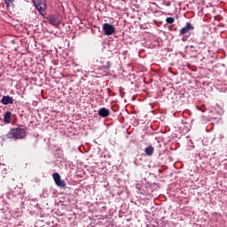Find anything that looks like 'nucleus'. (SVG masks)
Returning <instances> with one entry per match:
<instances>
[{
    "mask_svg": "<svg viewBox=\"0 0 227 227\" xmlns=\"http://www.w3.org/2000/svg\"><path fill=\"white\" fill-rule=\"evenodd\" d=\"M194 25L187 22L186 25L181 28L179 35L182 36V41L186 42L191 36V32L194 30Z\"/></svg>",
    "mask_w": 227,
    "mask_h": 227,
    "instance_id": "1",
    "label": "nucleus"
},
{
    "mask_svg": "<svg viewBox=\"0 0 227 227\" xmlns=\"http://www.w3.org/2000/svg\"><path fill=\"white\" fill-rule=\"evenodd\" d=\"M9 139L20 140L25 137V129L21 128L12 129L7 135Z\"/></svg>",
    "mask_w": 227,
    "mask_h": 227,
    "instance_id": "2",
    "label": "nucleus"
},
{
    "mask_svg": "<svg viewBox=\"0 0 227 227\" xmlns=\"http://www.w3.org/2000/svg\"><path fill=\"white\" fill-rule=\"evenodd\" d=\"M35 8L38 10V12L44 16L46 14L45 9L47 7L45 2H43L42 0H33Z\"/></svg>",
    "mask_w": 227,
    "mask_h": 227,
    "instance_id": "3",
    "label": "nucleus"
},
{
    "mask_svg": "<svg viewBox=\"0 0 227 227\" xmlns=\"http://www.w3.org/2000/svg\"><path fill=\"white\" fill-rule=\"evenodd\" d=\"M103 31L105 32V35H112L116 32V28L112 24L105 23L103 25Z\"/></svg>",
    "mask_w": 227,
    "mask_h": 227,
    "instance_id": "4",
    "label": "nucleus"
},
{
    "mask_svg": "<svg viewBox=\"0 0 227 227\" xmlns=\"http://www.w3.org/2000/svg\"><path fill=\"white\" fill-rule=\"evenodd\" d=\"M47 19H48L50 24H51L54 27H58L60 24V21L59 20V19L56 16L50 15Z\"/></svg>",
    "mask_w": 227,
    "mask_h": 227,
    "instance_id": "5",
    "label": "nucleus"
},
{
    "mask_svg": "<svg viewBox=\"0 0 227 227\" xmlns=\"http://www.w3.org/2000/svg\"><path fill=\"white\" fill-rule=\"evenodd\" d=\"M98 115L101 116V118H107V116H110V110L106 107H102L98 111Z\"/></svg>",
    "mask_w": 227,
    "mask_h": 227,
    "instance_id": "6",
    "label": "nucleus"
},
{
    "mask_svg": "<svg viewBox=\"0 0 227 227\" xmlns=\"http://www.w3.org/2000/svg\"><path fill=\"white\" fill-rule=\"evenodd\" d=\"M1 103L3 106H8V104H13V99L10 96H3Z\"/></svg>",
    "mask_w": 227,
    "mask_h": 227,
    "instance_id": "7",
    "label": "nucleus"
},
{
    "mask_svg": "<svg viewBox=\"0 0 227 227\" xmlns=\"http://www.w3.org/2000/svg\"><path fill=\"white\" fill-rule=\"evenodd\" d=\"M145 153L147 156L152 157L154 153V147L152 145L145 147Z\"/></svg>",
    "mask_w": 227,
    "mask_h": 227,
    "instance_id": "8",
    "label": "nucleus"
},
{
    "mask_svg": "<svg viewBox=\"0 0 227 227\" xmlns=\"http://www.w3.org/2000/svg\"><path fill=\"white\" fill-rule=\"evenodd\" d=\"M11 118H12V113L11 112H6L4 114V121L5 124H10L11 123Z\"/></svg>",
    "mask_w": 227,
    "mask_h": 227,
    "instance_id": "9",
    "label": "nucleus"
},
{
    "mask_svg": "<svg viewBox=\"0 0 227 227\" xmlns=\"http://www.w3.org/2000/svg\"><path fill=\"white\" fill-rule=\"evenodd\" d=\"M55 184L58 187H59L61 189H65L66 186H67L66 182L64 180H61V178L58 182H56Z\"/></svg>",
    "mask_w": 227,
    "mask_h": 227,
    "instance_id": "10",
    "label": "nucleus"
},
{
    "mask_svg": "<svg viewBox=\"0 0 227 227\" xmlns=\"http://www.w3.org/2000/svg\"><path fill=\"white\" fill-rule=\"evenodd\" d=\"M112 67V63L111 62H107V64L106 66L102 67V70H104V72H106V74H109V70Z\"/></svg>",
    "mask_w": 227,
    "mask_h": 227,
    "instance_id": "11",
    "label": "nucleus"
},
{
    "mask_svg": "<svg viewBox=\"0 0 227 227\" xmlns=\"http://www.w3.org/2000/svg\"><path fill=\"white\" fill-rule=\"evenodd\" d=\"M52 177L55 183L61 179V176L59 173H53Z\"/></svg>",
    "mask_w": 227,
    "mask_h": 227,
    "instance_id": "12",
    "label": "nucleus"
},
{
    "mask_svg": "<svg viewBox=\"0 0 227 227\" xmlns=\"http://www.w3.org/2000/svg\"><path fill=\"white\" fill-rule=\"evenodd\" d=\"M166 22L168 23V24H173L175 22V19L172 18V17H168L166 19Z\"/></svg>",
    "mask_w": 227,
    "mask_h": 227,
    "instance_id": "13",
    "label": "nucleus"
},
{
    "mask_svg": "<svg viewBox=\"0 0 227 227\" xmlns=\"http://www.w3.org/2000/svg\"><path fill=\"white\" fill-rule=\"evenodd\" d=\"M15 0H4L6 7L9 8L10 4H12Z\"/></svg>",
    "mask_w": 227,
    "mask_h": 227,
    "instance_id": "14",
    "label": "nucleus"
},
{
    "mask_svg": "<svg viewBox=\"0 0 227 227\" xmlns=\"http://www.w3.org/2000/svg\"><path fill=\"white\" fill-rule=\"evenodd\" d=\"M190 48L192 52H198V50H196V47L194 45H192Z\"/></svg>",
    "mask_w": 227,
    "mask_h": 227,
    "instance_id": "15",
    "label": "nucleus"
},
{
    "mask_svg": "<svg viewBox=\"0 0 227 227\" xmlns=\"http://www.w3.org/2000/svg\"><path fill=\"white\" fill-rule=\"evenodd\" d=\"M198 44H205V43L203 41H197L196 42Z\"/></svg>",
    "mask_w": 227,
    "mask_h": 227,
    "instance_id": "16",
    "label": "nucleus"
},
{
    "mask_svg": "<svg viewBox=\"0 0 227 227\" xmlns=\"http://www.w3.org/2000/svg\"><path fill=\"white\" fill-rule=\"evenodd\" d=\"M107 91H108V93H110L111 90L108 88V89H107Z\"/></svg>",
    "mask_w": 227,
    "mask_h": 227,
    "instance_id": "17",
    "label": "nucleus"
}]
</instances>
